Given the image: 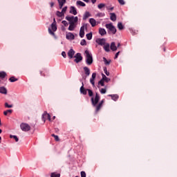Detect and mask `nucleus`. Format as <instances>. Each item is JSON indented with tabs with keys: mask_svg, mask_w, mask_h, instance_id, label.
<instances>
[{
	"mask_svg": "<svg viewBox=\"0 0 177 177\" xmlns=\"http://www.w3.org/2000/svg\"><path fill=\"white\" fill-rule=\"evenodd\" d=\"M65 19L69 22V27L68 30L69 31H74L78 25V17L66 16Z\"/></svg>",
	"mask_w": 177,
	"mask_h": 177,
	"instance_id": "obj_1",
	"label": "nucleus"
},
{
	"mask_svg": "<svg viewBox=\"0 0 177 177\" xmlns=\"http://www.w3.org/2000/svg\"><path fill=\"white\" fill-rule=\"evenodd\" d=\"M86 53V63L88 66H91L92 63H93V57H92V54L89 53V50H85Z\"/></svg>",
	"mask_w": 177,
	"mask_h": 177,
	"instance_id": "obj_2",
	"label": "nucleus"
},
{
	"mask_svg": "<svg viewBox=\"0 0 177 177\" xmlns=\"http://www.w3.org/2000/svg\"><path fill=\"white\" fill-rule=\"evenodd\" d=\"M106 28L108 30L109 34H115L117 32V28H115V26H113V24H106L105 25Z\"/></svg>",
	"mask_w": 177,
	"mask_h": 177,
	"instance_id": "obj_3",
	"label": "nucleus"
},
{
	"mask_svg": "<svg viewBox=\"0 0 177 177\" xmlns=\"http://www.w3.org/2000/svg\"><path fill=\"white\" fill-rule=\"evenodd\" d=\"M85 30H88V24H84L83 26L80 28V38H84L85 37Z\"/></svg>",
	"mask_w": 177,
	"mask_h": 177,
	"instance_id": "obj_4",
	"label": "nucleus"
},
{
	"mask_svg": "<svg viewBox=\"0 0 177 177\" xmlns=\"http://www.w3.org/2000/svg\"><path fill=\"white\" fill-rule=\"evenodd\" d=\"M99 100H100V96H99V94L96 93L95 99L93 97H91V103L94 107L96 106V104H97V103H99Z\"/></svg>",
	"mask_w": 177,
	"mask_h": 177,
	"instance_id": "obj_5",
	"label": "nucleus"
},
{
	"mask_svg": "<svg viewBox=\"0 0 177 177\" xmlns=\"http://www.w3.org/2000/svg\"><path fill=\"white\" fill-rule=\"evenodd\" d=\"M20 127H21V129L24 131V132H28V131L31 129V127L27 123H21Z\"/></svg>",
	"mask_w": 177,
	"mask_h": 177,
	"instance_id": "obj_6",
	"label": "nucleus"
},
{
	"mask_svg": "<svg viewBox=\"0 0 177 177\" xmlns=\"http://www.w3.org/2000/svg\"><path fill=\"white\" fill-rule=\"evenodd\" d=\"M74 57L75 58L74 59L75 63H80V62H82V55H81V53H77Z\"/></svg>",
	"mask_w": 177,
	"mask_h": 177,
	"instance_id": "obj_7",
	"label": "nucleus"
},
{
	"mask_svg": "<svg viewBox=\"0 0 177 177\" xmlns=\"http://www.w3.org/2000/svg\"><path fill=\"white\" fill-rule=\"evenodd\" d=\"M42 120L44 122L45 121H46V120L50 121V115H49L48 112L45 111L44 113L42 115Z\"/></svg>",
	"mask_w": 177,
	"mask_h": 177,
	"instance_id": "obj_8",
	"label": "nucleus"
},
{
	"mask_svg": "<svg viewBox=\"0 0 177 177\" xmlns=\"http://www.w3.org/2000/svg\"><path fill=\"white\" fill-rule=\"evenodd\" d=\"M96 43L98 44V45L103 46V45L106 44V39H98L96 40Z\"/></svg>",
	"mask_w": 177,
	"mask_h": 177,
	"instance_id": "obj_9",
	"label": "nucleus"
},
{
	"mask_svg": "<svg viewBox=\"0 0 177 177\" xmlns=\"http://www.w3.org/2000/svg\"><path fill=\"white\" fill-rule=\"evenodd\" d=\"M95 79H96V73H93L90 79V82L93 85V86H95Z\"/></svg>",
	"mask_w": 177,
	"mask_h": 177,
	"instance_id": "obj_10",
	"label": "nucleus"
},
{
	"mask_svg": "<svg viewBox=\"0 0 177 177\" xmlns=\"http://www.w3.org/2000/svg\"><path fill=\"white\" fill-rule=\"evenodd\" d=\"M95 79H96V73H93L90 79V82L93 85V86H95Z\"/></svg>",
	"mask_w": 177,
	"mask_h": 177,
	"instance_id": "obj_11",
	"label": "nucleus"
},
{
	"mask_svg": "<svg viewBox=\"0 0 177 177\" xmlns=\"http://www.w3.org/2000/svg\"><path fill=\"white\" fill-rule=\"evenodd\" d=\"M83 70L86 77H89V75H91V69H89V68H88L87 66H84L83 68Z\"/></svg>",
	"mask_w": 177,
	"mask_h": 177,
	"instance_id": "obj_12",
	"label": "nucleus"
},
{
	"mask_svg": "<svg viewBox=\"0 0 177 177\" xmlns=\"http://www.w3.org/2000/svg\"><path fill=\"white\" fill-rule=\"evenodd\" d=\"M82 86L80 87V93H82V95H86L88 90L85 89V88L84 87V82L82 83Z\"/></svg>",
	"mask_w": 177,
	"mask_h": 177,
	"instance_id": "obj_13",
	"label": "nucleus"
},
{
	"mask_svg": "<svg viewBox=\"0 0 177 177\" xmlns=\"http://www.w3.org/2000/svg\"><path fill=\"white\" fill-rule=\"evenodd\" d=\"M74 55H75V51L73 49L69 50L68 52V56L70 59H73L74 57Z\"/></svg>",
	"mask_w": 177,
	"mask_h": 177,
	"instance_id": "obj_14",
	"label": "nucleus"
},
{
	"mask_svg": "<svg viewBox=\"0 0 177 177\" xmlns=\"http://www.w3.org/2000/svg\"><path fill=\"white\" fill-rule=\"evenodd\" d=\"M66 39H75V36H74V34L71 33V32H68L66 34Z\"/></svg>",
	"mask_w": 177,
	"mask_h": 177,
	"instance_id": "obj_15",
	"label": "nucleus"
},
{
	"mask_svg": "<svg viewBox=\"0 0 177 177\" xmlns=\"http://www.w3.org/2000/svg\"><path fill=\"white\" fill-rule=\"evenodd\" d=\"M110 48L113 52H115V50H117V46H115V42L114 41L111 42Z\"/></svg>",
	"mask_w": 177,
	"mask_h": 177,
	"instance_id": "obj_16",
	"label": "nucleus"
},
{
	"mask_svg": "<svg viewBox=\"0 0 177 177\" xmlns=\"http://www.w3.org/2000/svg\"><path fill=\"white\" fill-rule=\"evenodd\" d=\"M57 2L59 3V9H62L63 6H64V4L66 3V0H57Z\"/></svg>",
	"mask_w": 177,
	"mask_h": 177,
	"instance_id": "obj_17",
	"label": "nucleus"
},
{
	"mask_svg": "<svg viewBox=\"0 0 177 177\" xmlns=\"http://www.w3.org/2000/svg\"><path fill=\"white\" fill-rule=\"evenodd\" d=\"M70 13H71L72 15H74V16L77 15V8H75V7L74 6H71V10H70Z\"/></svg>",
	"mask_w": 177,
	"mask_h": 177,
	"instance_id": "obj_18",
	"label": "nucleus"
},
{
	"mask_svg": "<svg viewBox=\"0 0 177 177\" xmlns=\"http://www.w3.org/2000/svg\"><path fill=\"white\" fill-rule=\"evenodd\" d=\"M0 93H2L3 95H7L8 90L6 89V88L1 86L0 87Z\"/></svg>",
	"mask_w": 177,
	"mask_h": 177,
	"instance_id": "obj_19",
	"label": "nucleus"
},
{
	"mask_svg": "<svg viewBox=\"0 0 177 177\" xmlns=\"http://www.w3.org/2000/svg\"><path fill=\"white\" fill-rule=\"evenodd\" d=\"M99 34H100V35L103 36V35H106V34H107V32L106 31V30L104 28H99Z\"/></svg>",
	"mask_w": 177,
	"mask_h": 177,
	"instance_id": "obj_20",
	"label": "nucleus"
},
{
	"mask_svg": "<svg viewBox=\"0 0 177 177\" xmlns=\"http://www.w3.org/2000/svg\"><path fill=\"white\" fill-rule=\"evenodd\" d=\"M110 97H111L112 100H114V102H117L118 100V95L114 94V95H108Z\"/></svg>",
	"mask_w": 177,
	"mask_h": 177,
	"instance_id": "obj_21",
	"label": "nucleus"
},
{
	"mask_svg": "<svg viewBox=\"0 0 177 177\" xmlns=\"http://www.w3.org/2000/svg\"><path fill=\"white\" fill-rule=\"evenodd\" d=\"M89 23L91 24V27H95L96 26V20L93 18L89 19Z\"/></svg>",
	"mask_w": 177,
	"mask_h": 177,
	"instance_id": "obj_22",
	"label": "nucleus"
},
{
	"mask_svg": "<svg viewBox=\"0 0 177 177\" xmlns=\"http://www.w3.org/2000/svg\"><path fill=\"white\" fill-rule=\"evenodd\" d=\"M111 17L110 19L112 21H115L117 20V15H115V13L112 12L110 14Z\"/></svg>",
	"mask_w": 177,
	"mask_h": 177,
	"instance_id": "obj_23",
	"label": "nucleus"
},
{
	"mask_svg": "<svg viewBox=\"0 0 177 177\" xmlns=\"http://www.w3.org/2000/svg\"><path fill=\"white\" fill-rule=\"evenodd\" d=\"M104 49L105 52H110V44L109 43H106L104 46Z\"/></svg>",
	"mask_w": 177,
	"mask_h": 177,
	"instance_id": "obj_24",
	"label": "nucleus"
},
{
	"mask_svg": "<svg viewBox=\"0 0 177 177\" xmlns=\"http://www.w3.org/2000/svg\"><path fill=\"white\" fill-rule=\"evenodd\" d=\"M76 6L85 7V6H86V4H85V3L82 2V1H77L76 2Z\"/></svg>",
	"mask_w": 177,
	"mask_h": 177,
	"instance_id": "obj_25",
	"label": "nucleus"
},
{
	"mask_svg": "<svg viewBox=\"0 0 177 177\" xmlns=\"http://www.w3.org/2000/svg\"><path fill=\"white\" fill-rule=\"evenodd\" d=\"M88 17H91V13H89V12L86 11L83 16V20H86V19H88Z\"/></svg>",
	"mask_w": 177,
	"mask_h": 177,
	"instance_id": "obj_26",
	"label": "nucleus"
},
{
	"mask_svg": "<svg viewBox=\"0 0 177 177\" xmlns=\"http://www.w3.org/2000/svg\"><path fill=\"white\" fill-rule=\"evenodd\" d=\"M102 80H103V81H105V82H109L110 81V78L106 77V75L102 73Z\"/></svg>",
	"mask_w": 177,
	"mask_h": 177,
	"instance_id": "obj_27",
	"label": "nucleus"
},
{
	"mask_svg": "<svg viewBox=\"0 0 177 177\" xmlns=\"http://www.w3.org/2000/svg\"><path fill=\"white\" fill-rule=\"evenodd\" d=\"M13 113V110L8 109L3 112L4 115H8V114H12Z\"/></svg>",
	"mask_w": 177,
	"mask_h": 177,
	"instance_id": "obj_28",
	"label": "nucleus"
},
{
	"mask_svg": "<svg viewBox=\"0 0 177 177\" xmlns=\"http://www.w3.org/2000/svg\"><path fill=\"white\" fill-rule=\"evenodd\" d=\"M51 28H52L53 32H55V31H56L57 30V26H56L55 23H53L51 24Z\"/></svg>",
	"mask_w": 177,
	"mask_h": 177,
	"instance_id": "obj_29",
	"label": "nucleus"
},
{
	"mask_svg": "<svg viewBox=\"0 0 177 177\" xmlns=\"http://www.w3.org/2000/svg\"><path fill=\"white\" fill-rule=\"evenodd\" d=\"M9 81L10 82H16V81H19V79L15 78V76H12L11 77L9 78Z\"/></svg>",
	"mask_w": 177,
	"mask_h": 177,
	"instance_id": "obj_30",
	"label": "nucleus"
},
{
	"mask_svg": "<svg viewBox=\"0 0 177 177\" xmlns=\"http://www.w3.org/2000/svg\"><path fill=\"white\" fill-rule=\"evenodd\" d=\"M102 107H103V105H102V104H98L96 106V109H95L96 113H97L100 110V109H102Z\"/></svg>",
	"mask_w": 177,
	"mask_h": 177,
	"instance_id": "obj_31",
	"label": "nucleus"
},
{
	"mask_svg": "<svg viewBox=\"0 0 177 177\" xmlns=\"http://www.w3.org/2000/svg\"><path fill=\"white\" fill-rule=\"evenodd\" d=\"M118 28L119 29V30H124V25H122V23H121V22H119L118 24Z\"/></svg>",
	"mask_w": 177,
	"mask_h": 177,
	"instance_id": "obj_32",
	"label": "nucleus"
},
{
	"mask_svg": "<svg viewBox=\"0 0 177 177\" xmlns=\"http://www.w3.org/2000/svg\"><path fill=\"white\" fill-rule=\"evenodd\" d=\"M5 77H6V73L3 71L0 72V78H1V80H3Z\"/></svg>",
	"mask_w": 177,
	"mask_h": 177,
	"instance_id": "obj_33",
	"label": "nucleus"
},
{
	"mask_svg": "<svg viewBox=\"0 0 177 177\" xmlns=\"http://www.w3.org/2000/svg\"><path fill=\"white\" fill-rule=\"evenodd\" d=\"M56 15L58 17H63V16H64V13L60 11H57Z\"/></svg>",
	"mask_w": 177,
	"mask_h": 177,
	"instance_id": "obj_34",
	"label": "nucleus"
},
{
	"mask_svg": "<svg viewBox=\"0 0 177 177\" xmlns=\"http://www.w3.org/2000/svg\"><path fill=\"white\" fill-rule=\"evenodd\" d=\"M51 136H53V138H54V139L56 142H59L60 140V138H59V136L52 134Z\"/></svg>",
	"mask_w": 177,
	"mask_h": 177,
	"instance_id": "obj_35",
	"label": "nucleus"
},
{
	"mask_svg": "<svg viewBox=\"0 0 177 177\" xmlns=\"http://www.w3.org/2000/svg\"><path fill=\"white\" fill-rule=\"evenodd\" d=\"M86 37L88 41H91L92 39V32L86 34Z\"/></svg>",
	"mask_w": 177,
	"mask_h": 177,
	"instance_id": "obj_36",
	"label": "nucleus"
},
{
	"mask_svg": "<svg viewBox=\"0 0 177 177\" xmlns=\"http://www.w3.org/2000/svg\"><path fill=\"white\" fill-rule=\"evenodd\" d=\"M87 92L88 93V96H90V97H92V96H93V91H92V90L87 88Z\"/></svg>",
	"mask_w": 177,
	"mask_h": 177,
	"instance_id": "obj_37",
	"label": "nucleus"
},
{
	"mask_svg": "<svg viewBox=\"0 0 177 177\" xmlns=\"http://www.w3.org/2000/svg\"><path fill=\"white\" fill-rule=\"evenodd\" d=\"M105 6H106V4L101 3L98 4L97 8L98 9H103V8H104Z\"/></svg>",
	"mask_w": 177,
	"mask_h": 177,
	"instance_id": "obj_38",
	"label": "nucleus"
},
{
	"mask_svg": "<svg viewBox=\"0 0 177 177\" xmlns=\"http://www.w3.org/2000/svg\"><path fill=\"white\" fill-rule=\"evenodd\" d=\"M50 177H60V174L57 173H51Z\"/></svg>",
	"mask_w": 177,
	"mask_h": 177,
	"instance_id": "obj_39",
	"label": "nucleus"
},
{
	"mask_svg": "<svg viewBox=\"0 0 177 177\" xmlns=\"http://www.w3.org/2000/svg\"><path fill=\"white\" fill-rule=\"evenodd\" d=\"M10 138L11 139H15V142H19V138H17L16 136L10 135Z\"/></svg>",
	"mask_w": 177,
	"mask_h": 177,
	"instance_id": "obj_40",
	"label": "nucleus"
},
{
	"mask_svg": "<svg viewBox=\"0 0 177 177\" xmlns=\"http://www.w3.org/2000/svg\"><path fill=\"white\" fill-rule=\"evenodd\" d=\"M80 45H82V46H86V40L85 39H82L80 42Z\"/></svg>",
	"mask_w": 177,
	"mask_h": 177,
	"instance_id": "obj_41",
	"label": "nucleus"
},
{
	"mask_svg": "<svg viewBox=\"0 0 177 177\" xmlns=\"http://www.w3.org/2000/svg\"><path fill=\"white\" fill-rule=\"evenodd\" d=\"M5 107H6L7 109H12V107H13V105L9 104H8V102H6Z\"/></svg>",
	"mask_w": 177,
	"mask_h": 177,
	"instance_id": "obj_42",
	"label": "nucleus"
},
{
	"mask_svg": "<svg viewBox=\"0 0 177 177\" xmlns=\"http://www.w3.org/2000/svg\"><path fill=\"white\" fill-rule=\"evenodd\" d=\"M98 85H101V86H104V81L102 79L98 82Z\"/></svg>",
	"mask_w": 177,
	"mask_h": 177,
	"instance_id": "obj_43",
	"label": "nucleus"
},
{
	"mask_svg": "<svg viewBox=\"0 0 177 177\" xmlns=\"http://www.w3.org/2000/svg\"><path fill=\"white\" fill-rule=\"evenodd\" d=\"M97 17H104V13L98 12V13L97 14Z\"/></svg>",
	"mask_w": 177,
	"mask_h": 177,
	"instance_id": "obj_44",
	"label": "nucleus"
},
{
	"mask_svg": "<svg viewBox=\"0 0 177 177\" xmlns=\"http://www.w3.org/2000/svg\"><path fill=\"white\" fill-rule=\"evenodd\" d=\"M104 73L106 74V75H107V77H109V75H110V73H109L107 71V68H104Z\"/></svg>",
	"mask_w": 177,
	"mask_h": 177,
	"instance_id": "obj_45",
	"label": "nucleus"
},
{
	"mask_svg": "<svg viewBox=\"0 0 177 177\" xmlns=\"http://www.w3.org/2000/svg\"><path fill=\"white\" fill-rule=\"evenodd\" d=\"M62 24H64L65 27H67L68 26V23L67 22V21H62Z\"/></svg>",
	"mask_w": 177,
	"mask_h": 177,
	"instance_id": "obj_46",
	"label": "nucleus"
},
{
	"mask_svg": "<svg viewBox=\"0 0 177 177\" xmlns=\"http://www.w3.org/2000/svg\"><path fill=\"white\" fill-rule=\"evenodd\" d=\"M81 177H86V173L85 171L80 172Z\"/></svg>",
	"mask_w": 177,
	"mask_h": 177,
	"instance_id": "obj_47",
	"label": "nucleus"
},
{
	"mask_svg": "<svg viewBox=\"0 0 177 177\" xmlns=\"http://www.w3.org/2000/svg\"><path fill=\"white\" fill-rule=\"evenodd\" d=\"M103 59L105 64H110L111 61H108L107 59H106V57H104Z\"/></svg>",
	"mask_w": 177,
	"mask_h": 177,
	"instance_id": "obj_48",
	"label": "nucleus"
},
{
	"mask_svg": "<svg viewBox=\"0 0 177 177\" xmlns=\"http://www.w3.org/2000/svg\"><path fill=\"white\" fill-rule=\"evenodd\" d=\"M118 1L120 5H125V1L124 0H118Z\"/></svg>",
	"mask_w": 177,
	"mask_h": 177,
	"instance_id": "obj_49",
	"label": "nucleus"
},
{
	"mask_svg": "<svg viewBox=\"0 0 177 177\" xmlns=\"http://www.w3.org/2000/svg\"><path fill=\"white\" fill-rule=\"evenodd\" d=\"M48 32L49 34H50V35H55V32L52 31V29H50V28H48Z\"/></svg>",
	"mask_w": 177,
	"mask_h": 177,
	"instance_id": "obj_50",
	"label": "nucleus"
},
{
	"mask_svg": "<svg viewBox=\"0 0 177 177\" xmlns=\"http://www.w3.org/2000/svg\"><path fill=\"white\" fill-rule=\"evenodd\" d=\"M66 12H67V6L64 7L62 10V13H66Z\"/></svg>",
	"mask_w": 177,
	"mask_h": 177,
	"instance_id": "obj_51",
	"label": "nucleus"
},
{
	"mask_svg": "<svg viewBox=\"0 0 177 177\" xmlns=\"http://www.w3.org/2000/svg\"><path fill=\"white\" fill-rule=\"evenodd\" d=\"M106 88H102L100 90V93L104 94V93H106Z\"/></svg>",
	"mask_w": 177,
	"mask_h": 177,
	"instance_id": "obj_52",
	"label": "nucleus"
},
{
	"mask_svg": "<svg viewBox=\"0 0 177 177\" xmlns=\"http://www.w3.org/2000/svg\"><path fill=\"white\" fill-rule=\"evenodd\" d=\"M62 56H63V57H64V59H66V57H67V55H66V52L63 51L62 53Z\"/></svg>",
	"mask_w": 177,
	"mask_h": 177,
	"instance_id": "obj_53",
	"label": "nucleus"
},
{
	"mask_svg": "<svg viewBox=\"0 0 177 177\" xmlns=\"http://www.w3.org/2000/svg\"><path fill=\"white\" fill-rule=\"evenodd\" d=\"M119 55H120V51H118V52L115 54L114 59H118Z\"/></svg>",
	"mask_w": 177,
	"mask_h": 177,
	"instance_id": "obj_54",
	"label": "nucleus"
},
{
	"mask_svg": "<svg viewBox=\"0 0 177 177\" xmlns=\"http://www.w3.org/2000/svg\"><path fill=\"white\" fill-rule=\"evenodd\" d=\"M106 9H107V10H111V11L114 10V7H111L110 8H109V7H106Z\"/></svg>",
	"mask_w": 177,
	"mask_h": 177,
	"instance_id": "obj_55",
	"label": "nucleus"
},
{
	"mask_svg": "<svg viewBox=\"0 0 177 177\" xmlns=\"http://www.w3.org/2000/svg\"><path fill=\"white\" fill-rule=\"evenodd\" d=\"M40 75H41V77H46L45 73L42 71H40Z\"/></svg>",
	"mask_w": 177,
	"mask_h": 177,
	"instance_id": "obj_56",
	"label": "nucleus"
},
{
	"mask_svg": "<svg viewBox=\"0 0 177 177\" xmlns=\"http://www.w3.org/2000/svg\"><path fill=\"white\" fill-rule=\"evenodd\" d=\"M50 8H53V6H55V3L51 2V3H50Z\"/></svg>",
	"mask_w": 177,
	"mask_h": 177,
	"instance_id": "obj_57",
	"label": "nucleus"
},
{
	"mask_svg": "<svg viewBox=\"0 0 177 177\" xmlns=\"http://www.w3.org/2000/svg\"><path fill=\"white\" fill-rule=\"evenodd\" d=\"M104 103V100H102L100 102V104H101L102 106H103V104Z\"/></svg>",
	"mask_w": 177,
	"mask_h": 177,
	"instance_id": "obj_58",
	"label": "nucleus"
},
{
	"mask_svg": "<svg viewBox=\"0 0 177 177\" xmlns=\"http://www.w3.org/2000/svg\"><path fill=\"white\" fill-rule=\"evenodd\" d=\"M92 3H96V0H91Z\"/></svg>",
	"mask_w": 177,
	"mask_h": 177,
	"instance_id": "obj_59",
	"label": "nucleus"
},
{
	"mask_svg": "<svg viewBox=\"0 0 177 177\" xmlns=\"http://www.w3.org/2000/svg\"><path fill=\"white\" fill-rule=\"evenodd\" d=\"M120 46H121V44L118 43V46H116L117 48H120Z\"/></svg>",
	"mask_w": 177,
	"mask_h": 177,
	"instance_id": "obj_60",
	"label": "nucleus"
},
{
	"mask_svg": "<svg viewBox=\"0 0 177 177\" xmlns=\"http://www.w3.org/2000/svg\"><path fill=\"white\" fill-rule=\"evenodd\" d=\"M84 2H86V3H88V2H89V0H83Z\"/></svg>",
	"mask_w": 177,
	"mask_h": 177,
	"instance_id": "obj_61",
	"label": "nucleus"
},
{
	"mask_svg": "<svg viewBox=\"0 0 177 177\" xmlns=\"http://www.w3.org/2000/svg\"><path fill=\"white\" fill-rule=\"evenodd\" d=\"M53 23H55V24H56V19L54 18V19H53Z\"/></svg>",
	"mask_w": 177,
	"mask_h": 177,
	"instance_id": "obj_62",
	"label": "nucleus"
},
{
	"mask_svg": "<svg viewBox=\"0 0 177 177\" xmlns=\"http://www.w3.org/2000/svg\"><path fill=\"white\" fill-rule=\"evenodd\" d=\"M0 133H2V129H0Z\"/></svg>",
	"mask_w": 177,
	"mask_h": 177,
	"instance_id": "obj_63",
	"label": "nucleus"
},
{
	"mask_svg": "<svg viewBox=\"0 0 177 177\" xmlns=\"http://www.w3.org/2000/svg\"><path fill=\"white\" fill-rule=\"evenodd\" d=\"M163 50H164V52H165V50H166L165 48H163Z\"/></svg>",
	"mask_w": 177,
	"mask_h": 177,
	"instance_id": "obj_64",
	"label": "nucleus"
}]
</instances>
